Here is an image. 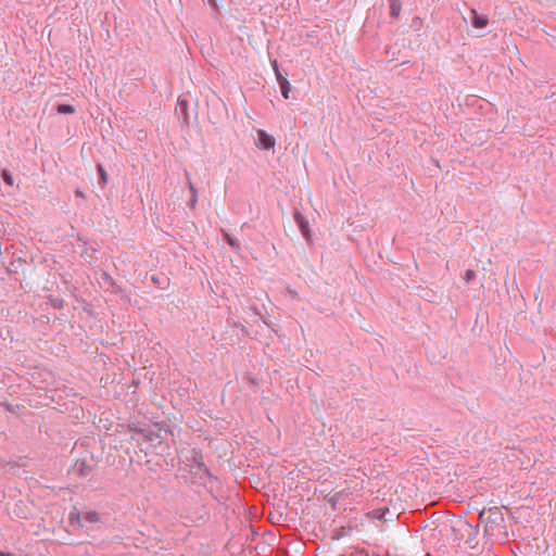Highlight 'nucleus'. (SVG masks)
Returning <instances> with one entry per match:
<instances>
[{
	"label": "nucleus",
	"instance_id": "6e6552de",
	"mask_svg": "<svg viewBox=\"0 0 556 556\" xmlns=\"http://www.w3.org/2000/svg\"><path fill=\"white\" fill-rule=\"evenodd\" d=\"M188 184H189V189H190L191 194H192V197H191V199H190V201H189V206H190L191 208H194V207H195V205H197V202H198V190H197V188L191 184V181H190L189 179H188Z\"/></svg>",
	"mask_w": 556,
	"mask_h": 556
},
{
	"label": "nucleus",
	"instance_id": "dca6fc26",
	"mask_svg": "<svg viewBox=\"0 0 556 556\" xmlns=\"http://www.w3.org/2000/svg\"><path fill=\"white\" fill-rule=\"evenodd\" d=\"M2 177H3V180H4L8 185H10V186H12V185H13V178H12L11 174H10L8 170H3V173H2Z\"/></svg>",
	"mask_w": 556,
	"mask_h": 556
},
{
	"label": "nucleus",
	"instance_id": "ddd939ff",
	"mask_svg": "<svg viewBox=\"0 0 556 556\" xmlns=\"http://www.w3.org/2000/svg\"><path fill=\"white\" fill-rule=\"evenodd\" d=\"M387 511H389L388 508H386V509L384 508H378V509H374L371 511V515H372L374 518L381 520V519H386V513Z\"/></svg>",
	"mask_w": 556,
	"mask_h": 556
},
{
	"label": "nucleus",
	"instance_id": "a211bd4d",
	"mask_svg": "<svg viewBox=\"0 0 556 556\" xmlns=\"http://www.w3.org/2000/svg\"><path fill=\"white\" fill-rule=\"evenodd\" d=\"M349 556H368V555H367V554H365L364 552H358V551H357V552L352 553V554H351V555H349Z\"/></svg>",
	"mask_w": 556,
	"mask_h": 556
},
{
	"label": "nucleus",
	"instance_id": "f8f14e48",
	"mask_svg": "<svg viewBox=\"0 0 556 556\" xmlns=\"http://www.w3.org/2000/svg\"><path fill=\"white\" fill-rule=\"evenodd\" d=\"M224 237L225 239L227 240L228 244L236 251H238L240 249V244L238 242V240H236L235 238H232L229 233L227 232H224Z\"/></svg>",
	"mask_w": 556,
	"mask_h": 556
},
{
	"label": "nucleus",
	"instance_id": "f3484780",
	"mask_svg": "<svg viewBox=\"0 0 556 556\" xmlns=\"http://www.w3.org/2000/svg\"><path fill=\"white\" fill-rule=\"evenodd\" d=\"M178 105L182 112H186L188 109V102L187 100H178Z\"/></svg>",
	"mask_w": 556,
	"mask_h": 556
},
{
	"label": "nucleus",
	"instance_id": "aec40b11",
	"mask_svg": "<svg viewBox=\"0 0 556 556\" xmlns=\"http://www.w3.org/2000/svg\"><path fill=\"white\" fill-rule=\"evenodd\" d=\"M0 556H14V555H12V554H10V553H3V552H0Z\"/></svg>",
	"mask_w": 556,
	"mask_h": 556
},
{
	"label": "nucleus",
	"instance_id": "f03ea898",
	"mask_svg": "<svg viewBox=\"0 0 556 556\" xmlns=\"http://www.w3.org/2000/svg\"><path fill=\"white\" fill-rule=\"evenodd\" d=\"M192 460L193 464L191 465L190 471L198 476L202 483H205L206 480L212 478V475L202 462V455L195 450L192 451Z\"/></svg>",
	"mask_w": 556,
	"mask_h": 556
},
{
	"label": "nucleus",
	"instance_id": "0eeeda50",
	"mask_svg": "<svg viewBox=\"0 0 556 556\" xmlns=\"http://www.w3.org/2000/svg\"><path fill=\"white\" fill-rule=\"evenodd\" d=\"M279 87L281 90V94L285 99L289 98V93L291 91V85L288 79H280Z\"/></svg>",
	"mask_w": 556,
	"mask_h": 556
},
{
	"label": "nucleus",
	"instance_id": "7ed1b4c3",
	"mask_svg": "<svg viewBox=\"0 0 556 556\" xmlns=\"http://www.w3.org/2000/svg\"><path fill=\"white\" fill-rule=\"evenodd\" d=\"M276 139L263 129L257 130L256 146L262 150H270L275 147Z\"/></svg>",
	"mask_w": 556,
	"mask_h": 556
},
{
	"label": "nucleus",
	"instance_id": "f257e3e1",
	"mask_svg": "<svg viewBox=\"0 0 556 556\" xmlns=\"http://www.w3.org/2000/svg\"><path fill=\"white\" fill-rule=\"evenodd\" d=\"M132 439L137 442H147L150 443L151 446H156L161 443V437L159 430H154L151 428H139L134 429Z\"/></svg>",
	"mask_w": 556,
	"mask_h": 556
},
{
	"label": "nucleus",
	"instance_id": "20e7f679",
	"mask_svg": "<svg viewBox=\"0 0 556 556\" xmlns=\"http://www.w3.org/2000/svg\"><path fill=\"white\" fill-rule=\"evenodd\" d=\"M466 22H470L473 28L483 29L486 27L489 20L485 15H479L475 9H471L469 16L464 18Z\"/></svg>",
	"mask_w": 556,
	"mask_h": 556
},
{
	"label": "nucleus",
	"instance_id": "39448f33",
	"mask_svg": "<svg viewBox=\"0 0 556 556\" xmlns=\"http://www.w3.org/2000/svg\"><path fill=\"white\" fill-rule=\"evenodd\" d=\"M71 517V520H74V518L77 520V522L79 525L83 526L81 522H85V523H97L99 520H100V515L94 511V510H90V511H86L83 517H80V515L78 513H71L70 515Z\"/></svg>",
	"mask_w": 556,
	"mask_h": 556
},
{
	"label": "nucleus",
	"instance_id": "1a4fd4ad",
	"mask_svg": "<svg viewBox=\"0 0 556 556\" xmlns=\"http://www.w3.org/2000/svg\"><path fill=\"white\" fill-rule=\"evenodd\" d=\"M390 1V12L392 16H397L401 11V1L400 0H389Z\"/></svg>",
	"mask_w": 556,
	"mask_h": 556
},
{
	"label": "nucleus",
	"instance_id": "9b49d317",
	"mask_svg": "<svg viewBox=\"0 0 556 556\" xmlns=\"http://www.w3.org/2000/svg\"><path fill=\"white\" fill-rule=\"evenodd\" d=\"M271 67L274 70V72H275V75H276V78H277L278 83H280V79H288L287 76L282 75V73L280 72L277 60H273L271 61Z\"/></svg>",
	"mask_w": 556,
	"mask_h": 556
},
{
	"label": "nucleus",
	"instance_id": "9d476101",
	"mask_svg": "<svg viewBox=\"0 0 556 556\" xmlns=\"http://www.w3.org/2000/svg\"><path fill=\"white\" fill-rule=\"evenodd\" d=\"M56 111L60 114H73L75 112V108L71 104H59Z\"/></svg>",
	"mask_w": 556,
	"mask_h": 556
},
{
	"label": "nucleus",
	"instance_id": "2eb2a0df",
	"mask_svg": "<svg viewBox=\"0 0 556 556\" xmlns=\"http://www.w3.org/2000/svg\"><path fill=\"white\" fill-rule=\"evenodd\" d=\"M476 278V271L472 270V269H467L463 276V279L466 281V282H470L471 280H473Z\"/></svg>",
	"mask_w": 556,
	"mask_h": 556
},
{
	"label": "nucleus",
	"instance_id": "6ab92c4d",
	"mask_svg": "<svg viewBox=\"0 0 556 556\" xmlns=\"http://www.w3.org/2000/svg\"><path fill=\"white\" fill-rule=\"evenodd\" d=\"M75 194H76V197H79V198H84L85 197L83 191H80L79 189L75 191Z\"/></svg>",
	"mask_w": 556,
	"mask_h": 556
},
{
	"label": "nucleus",
	"instance_id": "4468645a",
	"mask_svg": "<svg viewBox=\"0 0 556 556\" xmlns=\"http://www.w3.org/2000/svg\"><path fill=\"white\" fill-rule=\"evenodd\" d=\"M98 172L102 180L103 186L108 184V174L101 164L98 165Z\"/></svg>",
	"mask_w": 556,
	"mask_h": 556
},
{
	"label": "nucleus",
	"instance_id": "423d86ee",
	"mask_svg": "<svg viewBox=\"0 0 556 556\" xmlns=\"http://www.w3.org/2000/svg\"><path fill=\"white\" fill-rule=\"evenodd\" d=\"M295 223L298 224L302 235L308 239L309 238V225L306 218L300 213L295 212L294 215Z\"/></svg>",
	"mask_w": 556,
	"mask_h": 556
}]
</instances>
